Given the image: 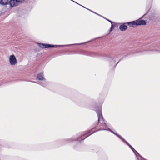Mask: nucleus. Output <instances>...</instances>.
Returning <instances> with one entry per match:
<instances>
[{
  "mask_svg": "<svg viewBox=\"0 0 160 160\" xmlns=\"http://www.w3.org/2000/svg\"><path fill=\"white\" fill-rule=\"evenodd\" d=\"M108 130V131H110L112 133H113L114 134L116 135L119 138H120L123 142H124L127 145H128L129 146V147L133 151V152H134V151H135L137 152H136V151L134 149V148L127 142L120 135L117 134V133L114 132L113 131H112L109 128H103L102 129H101L99 130Z\"/></svg>",
  "mask_w": 160,
  "mask_h": 160,
  "instance_id": "nucleus-1",
  "label": "nucleus"
},
{
  "mask_svg": "<svg viewBox=\"0 0 160 160\" xmlns=\"http://www.w3.org/2000/svg\"><path fill=\"white\" fill-rule=\"evenodd\" d=\"M96 112L98 117V122L101 121L102 122V124H104L103 125L106 126V124L105 123L104 121L103 120V117L102 116V112L101 108L98 110H97L96 111Z\"/></svg>",
  "mask_w": 160,
  "mask_h": 160,
  "instance_id": "nucleus-2",
  "label": "nucleus"
},
{
  "mask_svg": "<svg viewBox=\"0 0 160 160\" xmlns=\"http://www.w3.org/2000/svg\"><path fill=\"white\" fill-rule=\"evenodd\" d=\"M9 62L10 64L12 66H14L17 63V59L14 55H12L9 57Z\"/></svg>",
  "mask_w": 160,
  "mask_h": 160,
  "instance_id": "nucleus-3",
  "label": "nucleus"
},
{
  "mask_svg": "<svg viewBox=\"0 0 160 160\" xmlns=\"http://www.w3.org/2000/svg\"><path fill=\"white\" fill-rule=\"evenodd\" d=\"M39 46L42 48H56L57 47L56 45H51L48 44H45L43 43L39 44Z\"/></svg>",
  "mask_w": 160,
  "mask_h": 160,
  "instance_id": "nucleus-4",
  "label": "nucleus"
},
{
  "mask_svg": "<svg viewBox=\"0 0 160 160\" xmlns=\"http://www.w3.org/2000/svg\"><path fill=\"white\" fill-rule=\"evenodd\" d=\"M9 4L12 7H15L19 5L17 0H10Z\"/></svg>",
  "mask_w": 160,
  "mask_h": 160,
  "instance_id": "nucleus-5",
  "label": "nucleus"
},
{
  "mask_svg": "<svg viewBox=\"0 0 160 160\" xmlns=\"http://www.w3.org/2000/svg\"><path fill=\"white\" fill-rule=\"evenodd\" d=\"M136 25H145L146 24V21L143 20L139 19L135 21Z\"/></svg>",
  "mask_w": 160,
  "mask_h": 160,
  "instance_id": "nucleus-6",
  "label": "nucleus"
},
{
  "mask_svg": "<svg viewBox=\"0 0 160 160\" xmlns=\"http://www.w3.org/2000/svg\"><path fill=\"white\" fill-rule=\"evenodd\" d=\"M37 78L39 80H45V79L43 77V72H41L39 73L37 75Z\"/></svg>",
  "mask_w": 160,
  "mask_h": 160,
  "instance_id": "nucleus-7",
  "label": "nucleus"
},
{
  "mask_svg": "<svg viewBox=\"0 0 160 160\" xmlns=\"http://www.w3.org/2000/svg\"><path fill=\"white\" fill-rule=\"evenodd\" d=\"M127 26L125 24L121 25L119 26V29L121 31H125L127 28Z\"/></svg>",
  "mask_w": 160,
  "mask_h": 160,
  "instance_id": "nucleus-8",
  "label": "nucleus"
},
{
  "mask_svg": "<svg viewBox=\"0 0 160 160\" xmlns=\"http://www.w3.org/2000/svg\"><path fill=\"white\" fill-rule=\"evenodd\" d=\"M10 0H1L0 1V4L2 5H6L9 4Z\"/></svg>",
  "mask_w": 160,
  "mask_h": 160,
  "instance_id": "nucleus-9",
  "label": "nucleus"
},
{
  "mask_svg": "<svg viewBox=\"0 0 160 160\" xmlns=\"http://www.w3.org/2000/svg\"><path fill=\"white\" fill-rule=\"evenodd\" d=\"M126 24H127L129 26L131 27H134L135 25H136V23L135 21L129 22L128 23H127Z\"/></svg>",
  "mask_w": 160,
  "mask_h": 160,
  "instance_id": "nucleus-10",
  "label": "nucleus"
},
{
  "mask_svg": "<svg viewBox=\"0 0 160 160\" xmlns=\"http://www.w3.org/2000/svg\"><path fill=\"white\" fill-rule=\"evenodd\" d=\"M115 27V25L112 24H112L111 27L110 28V32H111L113 30V29Z\"/></svg>",
  "mask_w": 160,
  "mask_h": 160,
  "instance_id": "nucleus-11",
  "label": "nucleus"
},
{
  "mask_svg": "<svg viewBox=\"0 0 160 160\" xmlns=\"http://www.w3.org/2000/svg\"><path fill=\"white\" fill-rule=\"evenodd\" d=\"M106 20H108V21L109 22H110L111 23V24L112 23V22L110 20H108V19H106Z\"/></svg>",
  "mask_w": 160,
  "mask_h": 160,
  "instance_id": "nucleus-12",
  "label": "nucleus"
},
{
  "mask_svg": "<svg viewBox=\"0 0 160 160\" xmlns=\"http://www.w3.org/2000/svg\"><path fill=\"white\" fill-rule=\"evenodd\" d=\"M86 8L87 9H88V10L91 11V12H92V11L91 10H90V9H88V8Z\"/></svg>",
  "mask_w": 160,
  "mask_h": 160,
  "instance_id": "nucleus-13",
  "label": "nucleus"
},
{
  "mask_svg": "<svg viewBox=\"0 0 160 160\" xmlns=\"http://www.w3.org/2000/svg\"><path fill=\"white\" fill-rule=\"evenodd\" d=\"M42 86H45V85H42Z\"/></svg>",
  "mask_w": 160,
  "mask_h": 160,
  "instance_id": "nucleus-14",
  "label": "nucleus"
},
{
  "mask_svg": "<svg viewBox=\"0 0 160 160\" xmlns=\"http://www.w3.org/2000/svg\"><path fill=\"white\" fill-rule=\"evenodd\" d=\"M95 13V14H98V15H99V14H98L96 13Z\"/></svg>",
  "mask_w": 160,
  "mask_h": 160,
  "instance_id": "nucleus-15",
  "label": "nucleus"
},
{
  "mask_svg": "<svg viewBox=\"0 0 160 160\" xmlns=\"http://www.w3.org/2000/svg\"><path fill=\"white\" fill-rule=\"evenodd\" d=\"M87 137H88V136H87V137H85L84 138H87Z\"/></svg>",
  "mask_w": 160,
  "mask_h": 160,
  "instance_id": "nucleus-16",
  "label": "nucleus"
},
{
  "mask_svg": "<svg viewBox=\"0 0 160 160\" xmlns=\"http://www.w3.org/2000/svg\"><path fill=\"white\" fill-rule=\"evenodd\" d=\"M93 13H95V12H93Z\"/></svg>",
  "mask_w": 160,
  "mask_h": 160,
  "instance_id": "nucleus-17",
  "label": "nucleus"
},
{
  "mask_svg": "<svg viewBox=\"0 0 160 160\" xmlns=\"http://www.w3.org/2000/svg\"><path fill=\"white\" fill-rule=\"evenodd\" d=\"M93 13H95V12H93Z\"/></svg>",
  "mask_w": 160,
  "mask_h": 160,
  "instance_id": "nucleus-18",
  "label": "nucleus"
}]
</instances>
